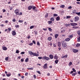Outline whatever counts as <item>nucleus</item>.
I'll return each mask as SVG.
<instances>
[{
  "label": "nucleus",
  "mask_w": 80,
  "mask_h": 80,
  "mask_svg": "<svg viewBox=\"0 0 80 80\" xmlns=\"http://www.w3.org/2000/svg\"><path fill=\"white\" fill-rule=\"evenodd\" d=\"M32 8L33 9L34 12H37V9H36L37 8V7L34 6H30L28 7V9L29 10H30Z\"/></svg>",
  "instance_id": "f257e3e1"
},
{
  "label": "nucleus",
  "mask_w": 80,
  "mask_h": 80,
  "mask_svg": "<svg viewBox=\"0 0 80 80\" xmlns=\"http://www.w3.org/2000/svg\"><path fill=\"white\" fill-rule=\"evenodd\" d=\"M77 34L78 35L79 38H78V42H80V31H78L77 32Z\"/></svg>",
  "instance_id": "f03ea898"
},
{
  "label": "nucleus",
  "mask_w": 80,
  "mask_h": 80,
  "mask_svg": "<svg viewBox=\"0 0 80 80\" xmlns=\"http://www.w3.org/2000/svg\"><path fill=\"white\" fill-rule=\"evenodd\" d=\"M42 59H44V60H50V58L48 57H47L46 56L43 57L42 58Z\"/></svg>",
  "instance_id": "7ed1b4c3"
},
{
  "label": "nucleus",
  "mask_w": 80,
  "mask_h": 80,
  "mask_svg": "<svg viewBox=\"0 0 80 80\" xmlns=\"http://www.w3.org/2000/svg\"><path fill=\"white\" fill-rule=\"evenodd\" d=\"M14 13H16L17 15H18L19 14V10H18V9H16L14 11Z\"/></svg>",
  "instance_id": "20e7f679"
},
{
  "label": "nucleus",
  "mask_w": 80,
  "mask_h": 80,
  "mask_svg": "<svg viewBox=\"0 0 80 80\" xmlns=\"http://www.w3.org/2000/svg\"><path fill=\"white\" fill-rule=\"evenodd\" d=\"M71 25L72 26H76V25H77L78 24L77 23H70Z\"/></svg>",
  "instance_id": "39448f33"
},
{
  "label": "nucleus",
  "mask_w": 80,
  "mask_h": 80,
  "mask_svg": "<svg viewBox=\"0 0 80 80\" xmlns=\"http://www.w3.org/2000/svg\"><path fill=\"white\" fill-rule=\"evenodd\" d=\"M43 68L45 69H47V63H45L44 64L43 66Z\"/></svg>",
  "instance_id": "423d86ee"
},
{
  "label": "nucleus",
  "mask_w": 80,
  "mask_h": 80,
  "mask_svg": "<svg viewBox=\"0 0 80 80\" xmlns=\"http://www.w3.org/2000/svg\"><path fill=\"white\" fill-rule=\"evenodd\" d=\"M73 71H71V72H70V74H72V73H73V72H76V70L74 69V68H73L72 69Z\"/></svg>",
  "instance_id": "0eeeda50"
},
{
  "label": "nucleus",
  "mask_w": 80,
  "mask_h": 80,
  "mask_svg": "<svg viewBox=\"0 0 80 80\" xmlns=\"http://www.w3.org/2000/svg\"><path fill=\"white\" fill-rule=\"evenodd\" d=\"M32 55H33V56H36V57H38V56H39V54L35 52L33 53Z\"/></svg>",
  "instance_id": "6e6552de"
},
{
  "label": "nucleus",
  "mask_w": 80,
  "mask_h": 80,
  "mask_svg": "<svg viewBox=\"0 0 80 80\" xmlns=\"http://www.w3.org/2000/svg\"><path fill=\"white\" fill-rule=\"evenodd\" d=\"M12 35H13V36H15V35H16V32L14 31H12Z\"/></svg>",
  "instance_id": "1a4fd4ad"
},
{
  "label": "nucleus",
  "mask_w": 80,
  "mask_h": 80,
  "mask_svg": "<svg viewBox=\"0 0 80 80\" xmlns=\"http://www.w3.org/2000/svg\"><path fill=\"white\" fill-rule=\"evenodd\" d=\"M2 49L3 50H7V47L3 46H2Z\"/></svg>",
  "instance_id": "9d476101"
},
{
  "label": "nucleus",
  "mask_w": 80,
  "mask_h": 80,
  "mask_svg": "<svg viewBox=\"0 0 80 80\" xmlns=\"http://www.w3.org/2000/svg\"><path fill=\"white\" fill-rule=\"evenodd\" d=\"M78 50L77 49H73V52L74 53H77V52H78Z\"/></svg>",
  "instance_id": "9b49d317"
},
{
  "label": "nucleus",
  "mask_w": 80,
  "mask_h": 80,
  "mask_svg": "<svg viewBox=\"0 0 80 80\" xmlns=\"http://www.w3.org/2000/svg\"><path fill=\"white\" fill-rule=\"evenodd\" d=\"M58 47H61V42H58Z\"/></svg>",
  "instance_id": "f8f14e48"
},
{
  "label": "nucleus",
  "mask_w": 80,
  "mask_h": 80,
  "mask_svg": "<svg viewBox=\"0 0 80 80\" xmlns=\"http://www.w3.org/2000/svg\"><path fill=\"white\" fill-rule=\"evenodd\" d=\"M29 53L30 54V55L31 56H32V55H33V53L32 52V51H28Z\"/></svg>",
  "instance_id": "ddd939ff"
},
{
  "label": "nucleus",
  "mask_w": 80,
  "mask_h": 80,
  "mask_svg": "<svg viewBox=\"0 0 80 80\" xmlns=\"http://www.w3.org/2000/svg\"><path fill=\"white\" fill-rule=\"evenodd\" d=\"M49 57L50 59H53V56L51 54L49 55Z\"/></svg>",
  "instance_id": "4468645a"
},
{
  "label": "nucleus",
  "mask_w": 80,
  "mask_h": 80,
  "mask_svg": "<svg viewBox=\"0 0 80 80\" xmlns=\"http://www.w3.org/2000/svg\"><path fill=\"white\" fill-rule=\"evenodd\" d=\"M75 19L76 21H78L79 19V18L78 17H76L75 18Z\"/></svg>",
  "instance_id": "2eb2a0df"
},
{
  "label": "nucleus",
  "mask_w": 80,
  "mask_h": 80,
  "mask_svg": "<svg viewBox=\"0 0 80 80\" xmlns=\"http://www.w3.org/2000/svg\"><path fill=\"white\" fill-rule=\"evenodd\" d=\"M54 59H56V60H57V59H58V57L56 55L54 57Z\"/></svg>",
  "instance_id": "dca6fc26"
},
{
  "label": "nucleus",
  "mask_w": 80,
  "mask_h": 80,
  "mask_svg": "<svg viewBox=\"0 0 80 80\" xmlns=\"http://www.w3.org/2000/svg\"><path fill=\"white\" fill-rule=\"evenodd\" d=\"M61 43L62 44V46H63V45L64 44H65V41H62L61 42Z\"/></svg>",
  "instance_id": "f3484780"
},
{
  "label": "nucleus",
  "mask_w": 80,
  "mask_h": 80,
  "mask_svg": "<svg viewBox=\"0 0 80 80\" xmlns=\"http://www.w3.org/2000/svg\"><path fill=\"white\" fill-rule=\"evenodd\" d=\"M77 12V10H73L72 11V13H76H76H77V12Z\"/></svg>",
  "instance_id": "a211bd4d"
},
{
  "label": "nucleus",
  "mask_w": 80,
  "mask_h": 80,
  "mask_svg": "<svg viewBox=\"0 0 80 80\" xmlns=\"http://www.w3.org/2000/svg\"><path fill=\"white\" fill-rule=\"evenodd\" d=\"M58 59H57L55 61V62L56 63V64H57V63H58Z\"/></svg>",
  "instance_id": "6ab92c4d"
},
{
  "label": "nucleus",
  "mask_w": 80,
  "mask_h": 80,
  "mask_svg": "<svg viewBox=\"0 0 80 80\" xmlns=\"http://www.w3.org/2000/svg\"><path fill=\"white\" fill-rule=\"evenodd\" d=\"M70 40V38H67L65 40V41H66V42H68V41H69Z\"/></svg>",
  "instance_id": "aec40b11"
},
{
  "label": "nucleus",
  "mask_w": 80,
  "mask_h": 80,
  "mask_svg": "<svg viewBox=\"0 0 80 80\" xmlns=\"http://www.w3.org/2000/svg\"><path fill=\"white\" fill-rule=\"evenodd\" d=\"M58 34H56L55 36V38H57V37H58Z\"/></svg>",
  "instance_id": "412c9836"
},
{
  "label": "nucleus",
  "mask_w": 80,
  "mask_h": 80,
  "mask_svg": "<svg viewBox=\"0 0 80 80\" xmlns=\"http://www.w3.org/2000/svg\"><path fill=\"white\" fill-rule=\"evenodd\" d=\"M77 47H79L80 46V43H77L76 45Z\"/></svg>",
  "instance_id": "4be33fe9"
},
{
  "label": "nucleus",
  "mask_w": 80,
  "mask_h": 80,
  "mask_svg": "<svg viewBox=\"0 0 80 80\" xmlns=\"http://www.w3.org/2000/svg\"><path fill=\"white\" fill-rule=\"evenodd\" d=\"M35 27V26H32L30 27V29H32V28H33Z\"/></svg>",
  "instance_id": "5701e85b"
},
{
  "label": "nucleus",
  "mask_w": 80,
  "mask_h": 80,
  "mask_svg": "<svg viewBox=\"0 0 80 80\" xmlns=\"http://www.w3.org/2000/svg\"><path fill=\"white\" fill-rule=\"evenodd\" d=\"M69 38H72V37H73V35H69L68 36Z\"/></svg>",
  "instance_id": "b1692460"
},
{
  "label": "nucleus",
  "mask_w": 80,
  "mask_h": 80,
  "mask_svg": "<svg viewBox=\"0 0 80 80\" xmlns=\"http://www.w3.org/2000/svg\"><path fill=\"white\" fill-rule=\"evenodd\" d=\"M77 72H75L74 73L72 74V76H75V75H77Z\"/></svg>",
  "instance_id": "393cba45"
},
{
  "label": "nucleus",
  "mask_w": 80,
  "mask_h": 80,
  "mask_svg": "<svg viewBox=\"0 0 80 80\" xmlns=\"http://www.w3.org/2000/svg\"><path fill=\"white\" fill-rule=\"evenodd\" d=\"M60 17H57L56 18V20H57L58 21V20H60Z\"/></svg>",
  "instance_id": "a878e982"
},
{
  "label": "nucleus",
  "mask_w": 80,
  "mask_h": 80,
  "mask_svg": "<svg viewBox=\"0 0 80 80\" xmlns=\"http://www.w3.org/2000/svg\"><path fill=\"white\" fill-rule=\"evenodd\" d=\"M51 40H52V37H49L48 38V40H49V41H50Z\"/></svg>",
  "instance_id": "bb28decb"
},
{
  "label": "nucleus",
  "mask_w": 80,
  "mask_h": 80,
  "mask_svg": "<svg viewBox=\"0 0 80 80\" xmlns=\"http://www.w3.org/2000/svg\"><path fill=\"white\" fill-rule=\"evenodd\" d=\"M28 70H33V68H28Z\"/></svg>",
  "instance_id": "cd10ccee"
},
{
  "label": "nucleus",
  "mask_w": 80,
  "mask_h": 80,
  "mask_svg": "<svg viewBox=\"0 0 80 80\" xmlns=\"http://www.w3.org/2000/svg\"><path fill=\"white\" fill-rule=\"evenodd\" d=\"M65 32V29H63L61 31V32L62 33H64V32Z\"/></svg>",
  "instance_id": "c85d7f7f"
},
{
  "label": "nucleus",
  "mask_w": 80,
  "mask_h": 80,
  "mask_svg": "<svg viewBox=\"0 0 80 80\" xmlns=\"http://www.w3.org/2000/svg\"><path fill=\"white\" fill-rule=\"evenodd\" d=\"M15 27L16 28H18L20 27V26H19V25H15Z\"/></svg>",
  "instance_id": "c756f323"
},
{
  "label": "nucleus",
  "mask_w": 80,
  "mask_h": 80,
  "mask_svg": "<svg viewBox=\"0 0 80 80\" xmlns=\"http://www.w3.org/2000/svg\"><path fill=\"white\" fill-rule=\"evenodd\" d=\"M6 75H7V77H10V75H11V74L8 73V74H7Z\"/></svg>",
  "instance_id": "7c9ffc66"
},
{
  "label": "nucleus",
  "mask_w": 80,
  "mask_h": 80,
  "mask_svg": "<svg viewBox=\"0 0 80 80\" xmlns=\"http://www.w3.org/2000/svg\"><path fill=\"white\" fill-rule=\"evenodd\" d=\"M48 30L50 32H52V28H49Z\"/></svg>",
  "instance_id": "2f4dec72"
},
{
  "label": "nucleus",
  "mask_w": 80,
  "mask_h": 80,
  "mask_svg": "<svg viewBox=\"0 0 80 80\" xmlns=\"http://www.w3.org/2000/svg\"><path fill=\"white\" fill-rule=\"evenodd\" d=\"M68 57V55H67V54L65 55V56H64L63 58H67V57Z\"/></svg>",
  "instance_id": "473e14b6"
},
{
  "label": "nucleus",
  "mask_w": 80,
  "mask_h": 80,
  "mask_svg": "<svg viewBox=\"0 0 80 80\" xmlns=\"http://www.w3.org/2000/svg\"><path fill=\"white\" fill-rule=\"evenodd\" d=\"M5 60L6 61H7V60H8V57H7L6 58H5Z\"/></svg>",
  "instance_id": "72a5a7b5"
},
{
  "label": "nucleus",
  "mask_w": 80,
  "mask_h": 80,
  "mask_svg": "<svg viewBox=\"0 0 80 80\" xmlns=\"http://www.w3.org/2000/svg\"><path fill=\"white\" fill-rule=\"evenodd\" d=\"M76 15H79V16H80V12H77L76 13Z\"/></svg>",
  "instance_id": "f704fd0d"
},
{
  "label": "nucleus",
  "mask_w": 80,
  "mask_h": 80,
  "mask_svg": "<svg viewBox=\"0 0 80 80\" xmlns=\"http://www.w3.org/2000/svg\"><path fill=\"white\" fill-rule=\"evenodd\" d=\"M48 13H47L45 16V18H47V17H48Z\"/></svg>",
  "instance_id": "c9c22d12"
},
{
  "label": "nucleus",
  "mask_w": 80,
  "mask_h": 80,
  "mask_svg": "<svg viewBox=\"0 0 80 80\" xmlns=\"http://www.w3.org/2000/svg\"><path fill=\"white\" fill-rule=\"evenodd\" d=\"M19 52H20V51L18 50H17L16 51V53H19Z\"/></svg>",
  "instance_id": "e433bc0d"
},
{
  "label": "nucleus",
  "mask_w": 80,
  "mask_h": 80,
  "mask_svg": "<svg viewBox=\"0 0 80 80\" xmlns=\"http://www.w3.org/2000/svg\"><path fill=\"white\" fill-rule=\"evenodd\" d=\"M72 65V62H69V66H71Z\"/></svg>",
  "instance_id": "4c0bfd02"
},
{
  "label": "nucleus",
  "mask_w": 80,
  "mask_h": 80,
  "mask_svg": "<svg viewBox=\"0 0 80 80\" xmlns=\"http://www.w3.org/2000/svg\"><path fill=\"white\" fill-rule=\"evenodd\" d=\"M28 58H27L25 60V61L26 62H28Z\"/></svg>",
  "instance_id": "58836bf2"
},
{
  "label": "nucleus",
  "mask_w": 80,
  "mask_h": 80,
  "mask_svg": "<svg viewBox=\"0 0 80 80\" xmlns=\"http://www.w3.org/2000/svg\"><path fill=\"white\" fill-rule=\"evenodd\" d=\"M48 23H49V24H51V23H52V22L51 21H48Z\"/></svg>",
  "instance_id": "ea45409f"
},
{
  "label": "nucleus",
  "mask_w": 80,
  "mask_h": 80,
  "mask_svg": "<svg viewBox=\"0 0 80 80\" xmlns=\"http://www.w3.org/2000/svg\"><path fill=\"white\" fill-rule=\"evenodd\" d=\"M60 7L61 8H64V7H65V5H62L60 6Z\"/></svg>",
  "instance_id": "a19ab883"
},
{
  "label": "nucleus",
  "mask_w": 80,
  "mask_h": 80,
  "mask_svg": "<svg viewBox=\"0 0 80 80\" xmlns=\"http://www.w3.org/2000/svg\"><path fill=\"white\" fill-rule=\"evenodd\" d=\"M71 18V16H68L67 17V18Z\"/></svg>",
  "instance_id": "79ce46f5"
},
{
  "label": "nucleus",
  "mask_w": 80,
  "mask_h": 80,
  "mask_svg": "<svg viewBox=\"0 0 80 80\" xmlns=\"http://www.w3.org/2000/svg\"><path fill=\"white\" fill-rule=\"evenodd\" d=\"M12 21L13 22H16V20H15V19H12Z\"/></svg>",
  "instance_id": "37998d69"
},
{
  "label": "nucleus",
  "mask_w": 80,
  "mask_h": 80,
  "mask_svg": "<svg viewBox=\"0 0 80 80\" xmlns=\"http://www.w3.org/2000/svg\"><path fill=\"white\" fill-rule=\"evenodd\" d=\"M64 47H67V44L65 43L63 45Z\"/></svg>",
  "instance_id": "c03bdc74"
},
{
  "label": "nucleus",
  "mask_w": 80,
  "mask_h": 80,
  "mask_svg": "<svg viewBox=\"0 0 80 80\" xmlns=\"http://www.w3.org/2000/svg\"><path fill=\"white\" fill-rule=\"evenodd\" d=\"M37 45H40V42H38V41L37 42Z\"/></svg>",
  "instance_id": "a18cd8bd"
},
{
  "label": "nucleus",
  "mask_w": 80,
  "mask_h": 80,
  "mask_svg": "<svg viewBox=\"0 0 80 80\" xmlns=\"http://www.w3.org/2000/svg\"><path fill=\"white\" fill-rule=\"evenodd\" d=\"M23 22V20H19V22H20V23H22Z\"/></svg>",
  "instance_id": "49530a36"
},
{
  "label": "nucleus",
  "mask_w": 80,
  "mask_h": 80,
  "mask_svg": "<svg viewBox=\"0 0 80 80\" xmlns=\"http://www.w3.org/2000/svg\"><path fill=\"white\" fill-rule=\"evenodd\" d=\"M54 17H57V16H58V15L57 14H54Z\"/></svg>",
  "instance_id": "de8ad7c7"
},
{
  "label": "nucleus",
  "mask_w": 80,
  "mask_h": 80,
  "mask_svg": "<svg viewBox=\"0 0 80 80\" xmlns=\"http://www.w3.org/2000/svg\"><path fill=\"white\" fill-rule=\"evenodd\" d=\"M22 15V12H20V13H19V14H18V15Z\"/></svg>",
  "instance_id": "09e8293b"
},
{
  "label": "nucleus",
  "mask_w": 80,
  "mask_h": 80,
  "mask_svg": "<svg viewBox=\"0 0 80 80\" xmlns=\"http://www.w3.org/2000/svg\"><path fill=\"white\" fill-rule=\"evenodd\" d=\"M51 20H52V21H54V19L53 18H51Z\"/></svg>",
  "instance_id": "8fccbe9b"
},
{
  "label": "nucleus",
  "mask_w": 80,
  "mask_h": 80,
  "mask_svg": "<svg viewBox=\"0 0 80 80\" xmlns=\"http://www.w3.org/2000/svg\"><path fill=\"white\" fill-rule=\"evenodd\" d=\"M29 45H30V46H32V45H33V43H31L29 44Z\"/></svg>",
  "instance_id": "3c124183"
},
{
  "label": "nucleus",
  "mask_w": 80,
  "mask_h": 80,
  "mask_svg": "<svg viewBox=\"0 0 80 80\" xmlns=\"http://www.w3.org/2000/svg\"><path fill=\"white\" fill-rule=\"evenodd\" d=\"M25 76H27V75H28V72H26L25 74Z\"/></svg>",
  "instance_id": "603ef678"
},
{
  "label": "nucleus",
  "mask_w": 80,
  "mask_h": 80,
  "mask_svg": "<svg viewBox=\"0 0 80 80\" xmlns=\"http://www.w3.org/2000/svg\"><path fill=\"white\" fill-rule=\"evenodd\" d=\"M32 42L33 43H34V44H36V42H35L34 41H33Z\"/></svg>",
  "instance_id": "864d4df0"
},
{
  "label": "nucleus",
  "mask_w": 80,
  "mask_h": 80,
  "mask_svg": "<svg viewBox=\"0 0 80 80\" xmlns=\"http://www.w3.org/2000/svg\"><path fill=\"white\" fill-rule=\"evenodd\" d=\"M12 29V28H8V30L9 31H10V30H11Z\"/></svg>",
  "instance_id": "5fc2aeb1"
},
{
  "label": "nucleus",
  "mask_w": 80,
  "mask_h": 80,
  "mask_svg": "<svg viewBox=\"0 0 80 80\" xmlns=\"http://www.w3.org/2000/svg\"><path fill=\"white\" fill-rule=\"evenodd\" d=\"M21 62H23V61H24V59L23 58H22L21 59Z\"/></svg>",
  "instance_id": "6e6d98bb"
},
{
  "label": "nucleus",
  "mask_w": 80,
  "mask_h": 80,
  "mask_svg": "<svg viewBox=\"0 0 80 80\" xmlns=\"http://www.w3.org/2000/svg\"><path fill=\"white\" fill-rule=\"evenodd\" d=\"M38 59H42V58L41 57H38Z\"/></svg>",
  "instance_id": "4d7b16f0"
},
{
  "label": "nucleus",
  "mask_w": 80,
  "mask_h": 80,
  "mask_svg": "<svg viewBox=\"0 0 80 80\" xmlns=\"http://www.w3.org/2000/svg\"><path fill=\"white\" fill-rule=\"evenodd\" d=\"M30 38V35L28 36L27 37V38L29 39V38Z\"/></svg>",
  "instance_id": "13d9d810"
},
{
  "label": "nucleus",
  "mask_w": 80,
  "mask_h": 80,
  "mask_svg": "<svg viewBox=\"0 0 80 80\" xmlns=\"http://www.w3.org/2000/svg\"><path fill=\"white\" fill-rule=\"evenodd\" d=\"M72 8V7L71 6H70L69 7H68V9H71V8Z\"/></svg>",
  "instance_id": "bf43d9fd"
},
{
  "label": "nucleus",
  "mask_w": 80,
  "mask_h": 80,
  "mask_svg": "<svg viewBox=\"0 0 80 80\" xmlns=\"http://www.w3.org/2000/svg\"><path fill=\"white\" fill-rule=\"evenodd\" d=\"M73 28H75V29L77 28V27H75V26H74L72 27Z\"/></svg>",
  "instance_id": "052dcab7"
},
{
  "label": "nucleus",
  "mask_w": 80,
  "mask_h": 80,
  "mask_svg": "<svg viewBox=\"0 0 80 80\" xmlns=\"http://www.w3.org/2000/svg\"><path fill=\"white\" fill-rule=\"evenodd\" d=\"M25 53V52H21V54H24Z\"/></svg>",
  "instance_id": "680f3d73"
},
{
  "label": "nucleus",
  "mask_w": 80,
  "mask_h": 80,
  "mask_svg": "<svg viewBox=\"0 0 80 80\" xmlns=\"http://www.w3.org/2000/svg\"><path fill=\"white\" fill-rule=\"evenodd\" d=\"M53 47H56V45L55 43L53 44Z\"/></svg>",
  "instance_id": "e2e57ef3"
},
{
  "label": "nucleus",
  "mask_w": 80,
  "mask_h": 80,
  "mask_svg": "<svg viewBox=\"0 0 80 80\" xmlns=\"http://www.w3.org/2000/svg\"><path fill=\"white\" fill-rule=\"evenodd\" d=\"M33 77L34 78H36V76L35 75H34L33 76Z\"/></svg>",
  "instance_id": "0e129e2a"
},
{
  "label": "nucleus",
  "mask_w": 80,
  "mask_h": 80,
  "mask_svg": "<svg viewBox=\"0 0 80 80\" xmlns=\"http://www.w3.org/2000/svg\"><path fill=\"white\" fill-rule=\"evenodd\" d=\"M58 50L59 51H60V50H61V48H58Z\"/></svg>",
  "instance_id": "69168bd1"
},
{
  "label": "nucleus",
  "mask_w": 80,
  "mask_h": 80,
  "mask_svg": "<svg viewBox=\"0 0 80 80\" xmlns=\"http://www.w3.org/2000/svg\"><path fill=\"white\" fill-rule=\"evenodd\" d=\"M3 12H5V9H3Z\"/></svg>",
  "instance_id": "338daca9"
},
{
  "label": "nucleus",
  "mask_w": 80,
  "mask_h": 80,
  "mask_svg": "<svg viewBox=\"0 0 80 80\" xmlns=\"http://www.w3.org/2000/svg\"><path fill=\"white\" fill-rule=\"evenodd\" d=\"M77 4H80V2H77Z\"/></svg>",
  "instance_id": "774afa93"
}]
</instances>
